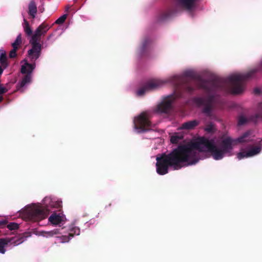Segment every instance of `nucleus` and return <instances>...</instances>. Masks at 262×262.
Returning a JSON list of instances; mask_svg holds the SVG:
<instances>
[{
	"instance_id": "nucleus-1",
	"label": "nucleus",
	"mask_w": 262,
	"mask_h": 262,
	"mask_svg": "<svg viewBox=\"0 0 262 262\" xmlns=\"http://www.w3.org/2000/svg\"><path fill=\"white\" fill-rule=\"evenodd\" d=\"M218 148L213 140L205 138H200L196 142L192 144L181 145L172 150L169 154H162L156 158V171L160 175H164L168 172L169 167L178 170L183 167L195 164L199 160V151L210 152L214 159H222L225 154L230 152L235 143L233 139L227 137L222 140Z\"/></svg>"
},
{
	"instance_id": "nucleus-2",
	"label": "nucleus",
	"mask_w": 262,
	"mask_h": 262,
	"mask_svg": "<svg viewBox=\"0 0 262 262\" xmlns=\"http://www.w3.org/2000/svg\"><path fill=\"white\" fill-rule=\"evenodd\" d=\"M56 203L51 202L48 205L39 206L35 207L28 212V217L31 221L37 222L47 217L51 212L50 208H57Z\"/></svg>"
},
{
	"instance_id": "nucleus-3",
	"label": "nucleus",
	"mask_w": 262,
	"mask_h": 262,
	"mask_svg": "<svg viewBox=\"0 0 262 262\" xmlns=\"http://www.w3.org/2000/svg\"><path fill=\"white\" fill-rule=\"evenodd\" d=\"M214 98L215 96L214 95L209 94L206 98L196 97L194 99V102L199 106H203L202 109L203 113L207 117L212 118V110L213 109Z\"/></svg>"
},
{
	"instance_id": "nucleus-4",
	"label": "nucleus",
	"mask_w": 262,
	"mask_h": 262,
	"mask_svg": "<svg viewBox=\"0 0 262 262\" xmlns=\"http://www.w3.org/2000/svg\"><path fill=\"white\" fill-rule=\"evenodd\" d=\"M134 128L138 133H142L148 130L151 126L149 114L146 112H142L134 120Z\"/></svg>"
},
{
	"instance_id": "nucleus-5",
	"label": "nucleus",
	"mask_w": 262,
	"mask_h": 262,
	"mask_svg": "<svg viewBox=\"0 0 262 262\" xmlns=\"http://www.w3.org/2000/svg\"><path fill=\"white\" fill-rule=\"evenodd\" d=\"M32 48L28 51V56L31 61H35L40 56L42 49V45L39 43V40L31 37L30 40Z\"/></svg>"
},
{
	"instance_id": "nucleus-6",
	"label": "nucleus",
	"mask_w": 262,
	"mask_h": 262,
	"mask_svg": "<svg viewBox=\"0 0 262 262\" xmlns=\"http://www.w3.org/2000/svg\"><path fill=\"white\" fill-rule=\"evenodd\" d=\"M25 237L22 235L0 238V253L4 254L6 252L5 248L8 245H10L14 246L18 245L25 241Z\"/></svg>"
},
{
	"instance_id": "nucleus-7",
	"label": "nucleus",
	"mask_w": 262,
	"mask_h": 262,
	"mask_svg": "<svg viewBox=\"0 0 262 262\" xmlns=\"http://www.w3.org/2000/svg\"><path fill=\"white\" fill-rule=\"evenodd\" d=\"M163 82L157 79L148 81L145 84L140 88L137 91V95L139 96L143 95L147 91L155 90L163 84Z\"/></svg>"
},
{
	"instance_id": "nucleus-8",
	"label": "nucleus",
	"mask_w": 262,
	"mask_h": 262,
	"mask_svg": "<svg viewBox=\"0 0 262 262\" xmlns=\"http://www.w3.org/2000/svg\"><path fill=\"white\" fill-rule=\"evenodd\" d=\"M173 100V98L171 96H168L165 98L160 104L158 105V112L166 114L168 113L171 109Z\"/></svg>"
},
{
	"instance_id": "nucleus-9",
	"label": "nucleus",
	"mask_w": 262,
	"mask_h": 262,
	"mask_svg": "<svg viewBox=\"0 0 262 262\" xmlns=\"http://www.w3.org/2000/svg\"><path fill=\"white\" fill-rule=\"evenodd\" d=\"M50 28L51 27L45 22L42 23L36 29L35 33L32 35V37L37 39L40 41V37L41 36L45 35Z\"/></svg>"
},
{
	"instance_id": "nucleus-10",
	"label": "nucleus",
	"mask_w": 262,
	"mask_h": 262,
	"mask_svg": "<svg viewBox=\"0 0 262 262\" xmlns=\"http://www.w3.org/2000/svg\"><path fill=\"white\" fill-rule=\"evenodd\" d=\"M261 151V147L260 146H256L252 147L248 151H243L238 152L237 154V158L238 160H241L244 158H248L254 156L259 154Z\"/></svg>"
},
{
	"instance_id": "nucleus-11",
	"label": "nucleus",
	"mask_w": 262,
	"mask_h": 262,
	"mask_svg": "<svg viewBox=\"0 0 262 262\" xmlns=\"http://www.w3.org/2000/svg\"><path fill=\"white\" fill-rule=\"evenodd\" d=\"M200 124L197 120H192L183 123L179 127V129L190 130L194 129Z\"/></svg>"
},
{
	"instance_id": "nucleus-12",
	"label": "nucleus",
	"mask_w": 262,
	"mask_h": 262,
	"mask_svg": "<svg viewBox=\"0 0 262 262\" xmlns=\"http://www.w3.org/2000/svg\"><path fill=\"white\" fill-rule=\"evenodd\" d=\"M178 4L183 8L190 11L195 6L196 0H176Z\"/></svg>"
},
{
	"instance_id": "nucleus-13",
	"label": "nucleus",
	"mask_w": 262,
	"mask_h": 262,
	"mask_svg": "<svg viewBox=\"0 0 262 262\" xmlns=\"http://www.w3.org/2000/svg\"><path fill=\"white\" fill-rule=\"evenodd\" d=\"M35 64H31L26 62L25 64L21 66V72L23 74H26L27 75H30L32 72L33 70L35 69Z\"/></svg>"
},
{
	"instance_id": "nucleus-14",
	"label": "nucleus",
	"mask_w": 262,
	"mask_h": 262,
	"mask_svg": "<svg viewBox=\"0 0 262 262\" xmlns=\"http://www.w3.org/2000/svg\"><path fill=\"white\" fill-rule=\"evenodd\" d=\"M28 9L29 15L34 18L37 13V6L34 1H31L28 6Z\"/></svg>"
},
{
	"instance_id": "nucleus-15",
	"label": "nucleus",
	"mask_w": 262,
	"mask_h": 262,
	"mask_svg": "<svg viewBox=\"0 0 262 262\" xmlns=\"http://www.w3.org/2000/svg\"><path fill=\"white\" fill-rule=\"evenodd\" d=\"M62 220L61 216L56 213H53L49 218V221L53 225L60 224Z\"/></svg>"
},
{
	"instance_id": "nucleus-16",
	"label": "nucleus",
	"mask_w": 262,
	"mask_h": 262,
	"mask_svg": "<svg viewBox=\"0 0 262 262\" xmlns=\"http://www.w3.org/2000/svg\"><path fill=\"white\" fill-rule=\"evenodd\" d=\"M62 229H55L54 230L49 231H41V234L46 237H52L55 235L61 234V232H60V230Z\"/></svg>"
},
{
	"instance_id": "nucleus-17",
	"label": "nucleus",
	"mask_w": 262,
	"mask_h": 262,
	"mask_svg": "<svg viewBox=\"0 0 262 262\" xmlns=\"http://www.w3.org/2000/svg\"><path fill=\"white\" fill-rule=\"evenodd\" d=\"M0 63L4 69L8 67L6 53L3 50H0Z\"/></svg>"
},
{
	"instance_id": "nucleus-18",
	"label": "nucleus",
	"mask_w": 262,
	"mask_h": 262,
	"mask_svg": "<svg viewBox=\"0 0 262 262\" xmlns=\"http://www.w3.org/2000/svg\"><path fill=\"white\" fill-rule=\"evenodd\" d=\"M31 80V76L30 75H25L22 79L21 81L17 84V90L23 88L27 83L29 82Z\"/></svg>"
},
{
	"instance_id": "nucleus-19",
	"label": "nucleus",
	"mask_w": 262,
	"mask_h": 262,
	"mask_svg": "<svg viewBox=\"0 0 262 262\" xmlns=\"http://www.w3.org/2000/svg\"><path fill=\"white\" fill-rule=\"evenodd\" d=\"M151 39L149 37H145L142 42L141 52L143 54L151 43Z\"/></svg>"
},
{
	"instance_id": "nucleus-20",
	"label": "nucleus",
	"mask_w": 262,
	"mask_h": 262,
	"mask_svg": "<svg viewBox=\"0 0 262 262\" xmlns=\"http://www.w3.org/2000/svg\"><path fill=\"white\" fill-rule=\"evenodd\" d=\"M183 139V135L179 133H176L170 137V142L172 144H177Z\"/></svg>"
},
{
	"instance_id": "nucleus-21",
	"label": "nucleus",
	"mask_w": 262,
	"mask_h": 262,
	"mask_svg": "<svg viewBox=\"0 0 262 262\" xmlns=\"http://www.w3.org/2000/svg\"><path fill=\"white\" fill-rule=\"evenodd\" d=\"M249 135V133L248 132L245 133L242 136H240L239 137L233 139L235 145H237L238 143H243L246 141V138L248 137Z\"/></svg>"
},
{
	"instance_id": "nucleus-22",
	"label": "nucleus",
	"mask_w": 262,
	"mask_h": 262,
	"mask_svg": "<svg viewBox=\"0 0 262 262\" xmlns=\"http://www.w3.org/2000/svg\"><path fill=\"white\" fill-rule=\"evenodd\" d=\"M24 29L26 34L28 36L32 35V30L29 25V22L25 19H24Z\"/></svg>"
},
{
	"instance_id": "nucleus-23",
	"label": "nucleus",
	"mask_w": 262,
	"mask_h": 262,
	"mask_svg": "<svg viewBox=\"0 0 262 262\" xmlns=\"http://www.w3.org/2000/svg\"><path fill=\"white\" fill-rule=\"evenodd\" d=\"M21 43H22L21 35V34H19L17 36L14 42L12 43V46L13 48H14V47H16L17 49H18V48L20 47Z\"/></svg>"
},
{
	"instance_id": "nucleus-24",
	"label": "nucleus",
	"mask_w": 262,
	"mask_h": 262,
	"mask_svg": "<svg viewBox=\"0 0 262 262\" xmlns=\"http://www.w3.org/2000/svg\"><path fill=\"white\" fill-rule=\"evenodd\" d=\"M205 130L208 133H213L215 131L214 125L212 123H209L206 124Z\"/></svg>"
},
{
	"instance_id": "nucleus-25",
	"label": "nucleus",
	"mask_w": 262,
	"mask_h": 262,
	"mask_svg": "<svg viewBox=\"0 0 262 262\" xmlns=\"http://www.w3.org/2000/svg\"><path fill=\"white\" fill-rule=\"evenodd\" d=\"M80 232V229L77 227H74L71 229L69 236L73 237L75 235H78Z\"/></svg>"
},
{
	"instance_id": "nucleus-26",
	"label": "nucleus",
	"mask_w": 262,
	"mask_h": 262,
	"mask_svg": "<svg viewBox=\"0 0 262 262\" xmlns=\"http://www.w3.org/2000/svg\"><path fill=\"white\" fill-rule=\"evenodd\" d=\"M173 12L171 11H168L163 13L161 16V20H164L166 19H168V18H169L170 17H171L172 16V15L173 14Z\"/></svg>"
},
{
	"instance_id": "nucleus-27",
	"label": "nucleus",
	"mask_w": 262,
	"mask_h": 262,
	"mask_svg": "<svg viewBox=\"0 0 262 262\" xmlns=\"http://www.w3.org/2000/svg\"><path fill=\"white\" fill-rule=\"evenodd\" d=\"M248 122L247 119L244 116H240L238 119V125H244Z\"/></svg>"
},
{
	"instance_id": "nucleus-28",
	"label": "nucleus",
	"mask_w": 262,
	"mask_h": 262,
	"mask_svg": "<svg viewBox=\"0 0 262 262\" xmlns=\"http://www.w3.org/2000/svg\"><path fill=\"white\" fill-rule=\"evenodd\" d=\"M67 17V14H64L59 17L55 22L56 24L61 25L66 20Z\"/></svg>"
},
{
	"instance_id": "nucleus-29",
	"label": "nucleus",
	"mask_w": 262,
	"mask_h": 262,
	"mask_svg": "<svg viewBox=\"0 0 262 262\" xmlns=\"http://www.w3.org/2000/svg\"><path fill=\"white\" fill-rule=\"evenodd\" d=\"M7 227L9 230H13L18 229L19 227V225L16 223L12 222L9 223L7 225Z\"/></svg>"
},
{
	"instance_id": "nucleus-30",
	"label": "nucleus",
	"mask_w": 262,
	"mask_h": 262,
	"mask_svg": "<svg viewBox=\"0 0 262 262\" xmlns=\"http://www.w3.org/2000/svg\"><path fill=\"white\" fill-rule=\"evenodd\" d=\"M185 90L188 93H192L194 90V86L191 85V84H187L184 86Z\"/></svg>"
},
{
	"instance_id": "nucleus-31",
	"label": "nucleus",
	"mask_w": 262,
	"mask_h": 262,
	"mask_svg": "<svg viewBox=\"0 0 262 262\" xmlns=\"http://www.w3.org/2000/svg\"><path fill=\"white\" fill-rule=\"evenodd\" d=\"M18 49H17L16 47H14L9 53V57L11 58H13L16 57L17 54L16 51Z\"/></svg>"
},
{
	"instance_id": "nucleus-32",
	"label": "nucleus",
	"mask_w": 262,
	"mask_h": 262,
	"mask_svg": "<svg viewBox=\"0 0 262 262\" xmlns=\"http://www.w3.org/2000/svg\"><path fill=\"white\" fill-rule=\"evenodd\" d=\"M258 113L256 115V118H262V104L259 103L258 105Z\"/></svg>"
},
{
	"instance_id": "nucleus-33",
	"label": "nucleus",
	"mask_w": 262,
	"mask_h": 262,
	"mask_svg": "<svg viewBox=\"0 0 262 262\" xmlns=\"http://www.w3.org/2000/svg\"><path fill=\"white\" fill-rule=\"evenodd\" d=\"M8 91V89L6 87L3 86L2 85L0 86V95L4 94Z\"/></svg>"
},
{
	"instance_id": "nucleus-34",
	"label": "nucleus",
	"mask_w": 262,
	"mask_h": 262,
	"mask_svg": "<svg viewBox=\"0 0 262 262\" xmlns=\"http://www.w3.org/2000/svg\"><path fill=\"white\" fill-rule=\"evenodd\" d=\"M71 237L69 236V234L68 235H62L61 237L62 242H68Z\"/></svg>"
},
{
	"instance_id": "nucleus-35",
	"label": "nucleus",
	"mask_w": 262,
	"mask_h": 262,
	"mask_svg": "<svg viewBox=\"0 0 262 262\" xmlns=\"http://www.w3.org/2000/svg\"><path fill=\"white\" fill-rule=\"evenodd\" d=\"M254 92L256 94H259L260 93V90L259 89H255L254 90Z\"/></svg>"
},
{
	"instance_id": "nucleus-36",
	"label": "nucleus",
	"mask_w": 262,
	"mask_h": 262,
	"mask_svg": "<svg viewBox=\"0 0 262 262\" xmlns=\"http://www.w3.org/2000/svg\"><path fill=\"white\" fill-rule=\"evenodd\" d=\"M3 70L2 66H0V75L3 73Z\"/></svg>"
},
{
	"instance_id": "nucleus-37",
	"label": "nucleus",
	"mask_w": 262,
	"mask_h": 262,
	"mask_svg": "<svg viewBox=\"0 0 262 262\" xmlns=\"http://www.w3.org/2000/svg\"><path fill=\"white\" fill-rule=\"evenodd\" d=\"M70 6H67L66 8V11L68 12L69 11V9H70Z\"/></svg>"
},
{
	"instance_id": "nucleus-38",
	"label": "nucleus",
	"mask_w": 262,
	"mask_h": 262,
	"mask_svg": "<svg viewBox=\"0 0 262 262\" xmlns=\"http://www.w3.org/2000/svg\"><path fill=\"white\" fill-rule=\"evenodd\" d=\"M174 78H176V79H177V80L179 82H181V80H180L179 79V77H178L176 76V77H174Z\"/></svg>"
},
{
	"instance_id": "nucleus-39",
	"label": "nucleus",
	"mask_w": 262,
	"mask_h": 262,
	"mask_svg": "<svg viewBox=\"0 0 262 262\" xmlns=\"http://www.w3.org/2000/svg\"><path fill=\"white\" fill-rule=\"evenodd\" d=\"M3 100V96H0V102H1Z\"/></svg>"
},
{
	"instance_id": "nucleus-40",
	"label": "nucleus",
	"mask_w": 262,
	"mask_h": 262,
	"mask_svg": "<svg viewBox=\"0 0 262 262\" xmlns=\"http://www.w3.org/2000/svg\"><path fill=\"white\" fill-rule=\"evenodd\" d=\"M51 36H52V34H51L50 35L48 36V37H47V39L49 40L50 39V38L51 37Z\"/></svg>"
},
{
	"instance_id": "nucleus-41",
	"label": "nucleus",
	"mask_w": 262,
	"mask_h": 262,
	"mask_svg": "<svg viewBox=\"0 0 262 262\" xmlns=\"http://www.w3.org/2000/svg\"><path fill=\"white\" fill-rule=\"evenodd\" d=\"M40 10L41 12H42L43 11V9H40Z\"/></svg>"
},
{
	"instance_id": "nucleus-42",
	"label": "nucleus",
	"mask_w": 262,
	"mask_h": 262,
	"mask_svg": "<svg viewBox=\"0 0 262 262\" xmlns=\"http://www.w3.org/2000/svg\"><path fill=\"white\" fill-rule=\"evenodd\" d=\"M40 10L41 12H42L43 11V9H40Z\"/></svg>"
},
{
	"instance_id": "nucleus-43",
	"label": "nucleus",
	"mask_w": 262,
	"mask_h": 262,
	"mask_svg": "<svg viewBox=\"0 0 262 262\" xmlns=\"http://www.w3.org/2000/svg\"><path fill=\"white\" fill-rule=\"evenodd\" d=\"M2 84H0V86Z\"/></svg>"
}]
</instances>
